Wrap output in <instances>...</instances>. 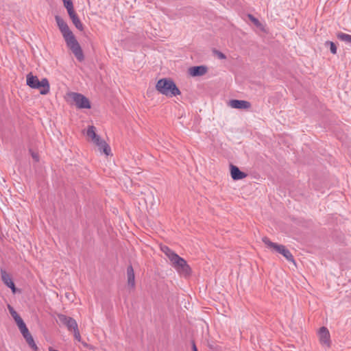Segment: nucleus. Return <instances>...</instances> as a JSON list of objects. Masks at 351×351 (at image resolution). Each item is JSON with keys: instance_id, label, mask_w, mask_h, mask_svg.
Segmentation results:
<instances>
[{"instance_id": "obj_20", "label": "nucleus", "mask_w": 351, "mask_h": 351, "mask_svg": "<svg viewBox=\"0 0 351 351\" xmlns=\"http://www.w3.org/2000/svg\"><path fill=\"white\" fill-rule=\"evenodd\" d=\"M63 2L64 7L66 8V11L69 12L74 9L73 2L71 0H62Z\"/></svg>"}, {"instance_id": "obj_1", "label": "nucleus", "mask_w": 351, "mask_h": 351, "mask_svg": "<svg viewBox=\"0 0 351 351\" xmlns=\"http://www.w3.org/2000/svg\"><path fill=\"white\" fill-rule=\"evenodd\" d=\"M54 19L56 25L61 33L67 47L71 51L78 60H83L84 53L82 47L66 21L59 15H56Z\"/></svg>"}, {"instance_id": "obj_13", "label": "nucleus", "mask_w": 351, "mask_h": 351, "mask_svg": "<svg viewBox=\"0 0 351 351\" xmlns=\"http://www.w3.org/2000/svg\"><path fill=\"white\" fill-rule=\"evenodd\" d=\"M230 173L231 178L234 180H242L247 177V173L241 171L237 166L234 165H230Z\"/></svg>"}, {"instance_id": "obj_16", "label": "nucleus", "mask_w": 351, "mask_h": 351, "mask_svg": "<svg viewBox=\"0 0 351 351\" xmlns=\"http://www.w3.org/2000/svg\"><path fill=\"white\" fill-rule=\"evenodd\" d=\"M208 71V68L205 66H193L189 69V74L193 77L202 76Z\"/></svg>"}, {"instance_id": "obj_3", "label": "nucleus", "mask_w": 351, "mask_h": 351, "mask_svg": "<svg viewBox=\"0 0 351 351\" xmlns=\"http://www.w3.org/2000/svg\"><path fill=\"white\" fill-rule=\"evenodd\" d=\"M155 90L160 95L169 99H178L182 95V92L175 80L169 77L158 79L155 84Z\"/></svg>"}, {"instance_id": "obj_12", "label": "nucleus", "mask_w": 351, "mask_h": 351, "mask_svg": "<svg viewBox=\"0 0 351 351\" xmlns=\"http://www.w3.org/2000/svg\"><path fill=\"white\" fill-rule=\"evenodd\" d=\"M1 279L3 284L9 287L12 290V293L15 294L16 293H20L21 291L17 289L14 285V283L12 280V276L10 274H8L5 271H1Z\"/></svg>"}, {"instance_id": "obj_23", "label": "nucleus", "mask_w": 351, "mask_h": 351, "mask_svg": "<svg viewBox=\"0 0 351 351\" xmlns=\"http://www.w3.org/2000/svg\"><path fill=\"white\" fill-rule=\"evenodd\" d=\"M48 350H49V351H59V350H55L52 347H49Z\"/></svg>"}, {"instance_id": "obj_15", "label": "nucleus", "mask_w": 351, "mask_h": 351, "mask_svg": "<svg viewBox=\"0 0 351 351\" xmlns=\"http://www.w3.org/2000/svg\"><path fill=\"white\" fill-rule=\"evenodd\" d=\"M127 285L129 289H133L135 287V274L131 265L127 268Z\"/></svg>"}, {"instance_id": "obj_21", "label": "nucleus", "mask_w": 351, "mask_h": 351, "mask_svg": "<svg viewBox=\"0 0 351 351\" xmlns=\"http://www.w3.org/2000/svg\"><path fill=\"white\" fill-rule=\"evenodd\" d=\"M213 53H214L215 56L217 57L218 59H220V60H226V56L220 51L214 50Z\"/></svg>"}, {"instance_id": "obj_22", "label": "nucleus", "mask_w": 351, "mask_h": 351, "mask_svg": "<svg viewBox=\"0 0 351 351\" xmlns=\"http://www.w3.org/2000/svg\"><path fill=\"white\" fill-rule=\"evenodd\" d=\"M29 153H30V155H31L32 158H33V160L35 162H38L39 161L40 156H39V154H38V152H34L32 150H30Z\"/></svg>"}, {"instance_id": "obj_19", "label": "nucleus", "mask_w": 351, "mask_h": 351, "mask_svg": "<svg viewBox=\"0 0 351 351\" xmlns=\"http://www.w3.org/2000/svg\"><path fill=\"white\" fill-rule=\"evenodd\" d=\"M325 45L330 47V51L332 54L335 55L337 53V48L335 43L332 41H326Z\"/></svg>"}, {"instance_id": "obj_5", "label": "nucleus", "mask_w": 351, "mask_h": 351, "mask_svg": "<svg viewBox=\"0 0 351 351\" xmlns=\"http://www.w3.org/2000/svg\"><path fill=\"white\" fill-rule=\"evenodd\" d=\"M25 82L29 88L38 90L40 95H47L51 92V84L46 77L39 78L32 72H29L25 76Z\"/></svg>"}, {"instance_id": "obj_7", "label": "nucleus", "mask_w": 351, "mask_h": 351, "mask_svg": "<svg viewBox=\"0 0 351 351\" xmlns=\"http://www.w3.org/2000/svg\"><path fill=\"white\" fill-rule=\"evenodd\" d=\"M163 252L169 258L171 264L180 274L185 277H188L191 274V269L185 260L168 248L163 250Z\"/></svg>"}, {"instance_id": "obj_8", "label": "nucleus", "mask_w": 351, "mask_h": 351, "mask_svg": "<svg viewBox=\"0 0 351 351\" xmlns=\"http://www.w3.org/2000/svg\"><path fill=\"white\" fill-rule=\"evenodd\" d=\"M263 242L265 246L271 252L281 254L287 261L295 263L293 256L289 250L285 245L272 242L267 237L263 239Z\"/></svg>"}, {"instance_id": "obj_18", "label": "nucleus", "mask_w": 351, "mask_h": 351, "mask_svg": "<svg viewBox=\"0 0 351 351\" xmlns=\"http://www.w3.org/2000/svg\"><path fill=\"white\" fill-rule=\"evenodd\" d=\"M248 18L257 27L263 30V29H264L263 25L256 18H255L252 15H249Z\"/></svg>"}, {"instance_id": "obj_2", "label": "nucleus", "mask_w": 351, "mask_h": 351, "mask_svg": "<svg viewBox=\"0 0 351 351\" xmlns=\"http://www.w3.org/2000/svg\"><path fill=\"white\" fill-rule=\"evenodd\" d=\"M83 134L88 143H90L106 158L112 156L111 148L108 143L98 134L96 126L88 125L83 130Z\"/></svg>"}, {"instance_id": "obj_17", "label": "nucleus", "mask_w": 351, "mask_h": 351, "mask_svg": "<svg viewBox=\"0 0 351 351\" xmlns=\"http://www.w3.org/2000/svg\"><path fill=\"white\" fill-rule=\"evenodd\" d=\"M337 37L342 41L351 44V35L350 34L339 32L337 34Z\"/></svg>"}, {"instance_id": "obj_14", "label": "nucleus", "mask_w": 351, "mask_h": 351, "mask_svg": "<svg viewBox=\"0 0 351 351\" xmlns=\"http://www.w3.org/2000/svg\"><path fill=\"white\" fill-rule=\"evenodd\" d=\"M68 12V15L73 24V25L80 31L84 30V25L81 22L80 19H79L78 16L75 12V10L73 9L71 10H69Z\"/></svg>"}, {"instance_id": "obj_11", "label": "nucleus", "mask_w": 351, "mask_h": 351, "mask_svg": "<svg viewBox=\"0 0 351 351\" xmlns=\"http://www.w3.org/2000/svg\"><path fill=\"white\" fill-rule=\"evenodd\" d=\"M228 107L232 109L249 111L252 109L251 102L247 100H239L236 99H230L227 102Z\"/></svg>"}, {"instance_id": "obj_10", "label": "nucleus", "mask_w": 351, "mask_h": 351, "mask_svg": "<svg viewBox=\"0 0 351 351\" xmlns=\"http://www.w3.org/2000/svg\"><path fill=\"white\" fill-rule=\"evenodd\" d=\"M317 337L322 348L328 350L332 347L331 335L329 329L326 326H321L317 329Z\"/></svg>"}, {"instance_id": "obj_24", "label": "nucleus", "mask_w": 351, "mask_h": 351, "mask_svg": "<svg viewBox=\"0 0 351 351\" xmlns=\"http://www.w3.org/2000/svg\"><path fill=\"white\" fill-rule=\"evenodd\" d=\"M193 351H197L195 346H193Z\"/></svg>"}, {"instance_id": "obj_6", "label": "nucleus", "mask_w": 351, "mask_h": 351, "mask_svg": "<svg viewBox=\"0 0 351 351\" xmlns=\"http://www.w3.org/2000/svg\"><path fill=\"white\" fill-rule=\"evenodd\" d=\"M64 99L77 110H90L93 108V105L90 99L82 93L68 91L64 95Z\"/></svg>"}, {"instance_id": "obj_9", "label": "nucleus", "mask_w": 351, "mask_h": 351, "mask_svg": "<svg viewBox=\"0 0 351 351\" xmlns=\"http://www.w3.org/2000/svg\"><path fill=\"white\" fill-rule=\"evenodd\" d=\"M58 321L66 326L69 332H73L74 338L77 341H81V335L78 328V325L75 319L71 317L62 314L58 315Z\"/></svg>"}, {"instance_id": "obj_4", "label": "nucleus", "mask_w": 351, "mask_h": 351, "mask_svg": "<svg viewBox=\"0 0 351 351\" xmlns=\"http://www.w3.org/2000/svg\"><path fill=\"white\" fill-rule=\"evenodd\" d=\"M7 307L10 315L13 318L16 326L18 327V329L21 333L27 344L34 351H37L38 346H36L34 339L29 330L27 328L23 319L11 305L8 304Z\"/></svg>"}]
</instances>
